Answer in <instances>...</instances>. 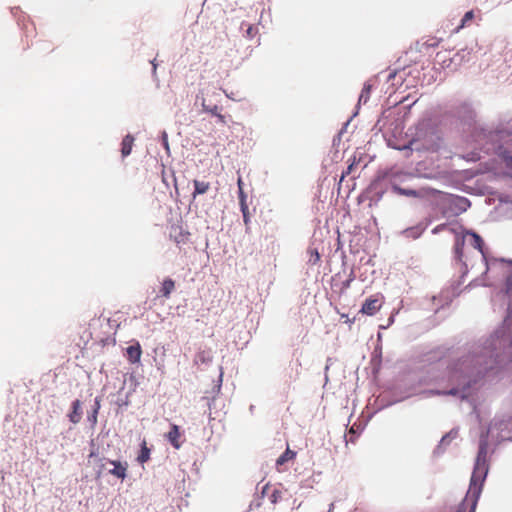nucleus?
<instances>
[{
    "label": "nucleus",
    "mask_w": 512,
    "mask_h": 512,
    "mask_svg": "<svg viewBox=\"0 0 512 512\" xmlns=\"http://www.w3.org/2000/svg\"><path fill=\"white\" fill-rule=\"evenodd\" d=\"M428 149H431V150H437V147L431 146V147H429Z\"/></svg>",
    "instance_id": "obj_36"
},
{
    "label": "nucleus",
    "mask_w": 512,
    "mask_h": 512,
    "mask_svg": "<svg viewBox=\"0 0 512 512\" xmlns=\"http://www.w3.org/2000/svg\"><path fill=\"white\" fill-rule=\"evenodd\" d=\"M473 362L479 365L482 364V357H477L475 360L469 358L461 360L459 363L456 364L454 368H452L451 377L457 378L456 373L459 371L461 373L460 377L470 378L473 375V372L470 371Z\"/></svg>",
    "instance_id": "obj_3"
},
{
    "label": "nucleus",
    "mask_w": 512,
    "mask_h": 512,
    "mask_svg": "<svg viewBox=\"0 0 512 512\" xmlns=\"http://www.w3.org/2000/svg\"><path fill=\"white\" fill-rule=\"evenodd\" d=\"M415 144H416V142H415V141H411V142H410V145H411V146H413V145H415Z\"/></svg>",
    "instance_id": "obj_38"
},
{
    "label": "nucleus",
    "mask_w": 512,
    "mask_h": 512,
    "mask_svg": "<svg viewBox=\"0 0 512 512\" xmlns=\"http://www.w3.org/2000/svg\"><path fill=\"white\" fill-rule=\"evenodd\" d=\"M441 52L437 53L436 58H440Z\"/></svg>",
    "instance_id": "obj_37"
},
{
    "label": "nucleus",
    "mask_w": 512,
    "mask_h": 512,
    "mask_svg": "<svg viewBox=\"0 0 512 512\" xmlns=\"http://www.w3.org/2000/svg\"><path fill=\"white\" fill-rule=\"evenodd\" d=\"M151 63L153 65V71L155 72L156 71V64L154 63V61H152Z\"/></svg>",
    "instance_id": "obj_35"
},
{
    "label": "nucleus",
    "mask_w": 512,
    "mask_h": 512,
    "mask_svg": "<svg viewBox=\"0 0 512 512\" xmlns=\"http://www.w3.org/2000/svg\"><path fill=\"white\" fill-rule=\"evenodd\" d=\"M246 33L249 37H254L257 33V28L254 26H249L246 30Z\"/></svg>",
    "instance_id": "obj_23"
},
{
    "label": "nucleus",
    "mask_w": 512,
    "mask_h": 512,
    "mask_svg": "<svg viewBox=\"0 0 512 512\" xmlns=\"http://www.w3.org/2000/svg\"><path fill=\"white\" fill-rule=\"evenodd\" d=\"M474 18V12L471 10V11H468L465 13V15L463 16L462 20H461V24L456 28V31L458 32L460 29L464 28L465 26L468 25V23Z\"/></svg>",
    "instance_id": "obj_18"
},
{
    "label": "nucleus",
    "mask_w": 512,
    "mask_h": 512,
    "mask_svg": "<svg viewBox=\"0 0 512 512\" xmlns=\"http://www.w3.org/2000/svg\"><path fill=\"white\" fill-rule=\"evenodd\" d=\"M464 244H465V236L458 237L456 239L455 246H454V256H455V259L458 262H461V263H464V259H463V257H464V255H463Z\"/></svg>",
    "instance_id": "obj_11"
},
{
    "label": "nucleus",
    "mask_w": 512,
    "mask_h": 512,
    "mask_svg": "<svg viewBox=\"0 0 512 512\" xmlns=\"http://www.w3.org/2000/svg\"><path fill=\"white\" fill-rule=\"evenodd\" d=\"M243 214V221L245 225H248L250 218H249V211L242 212Z\"/></svg>",
    "instance_id": "obj_26"
},
{
    "label": "nucleus",
    "mask_w": 512,
    "mask_h": 512,
    "mask_svg": "<svg viewBox=\"0 0 512 512\" xmlns=\"http://www.w3.org/2000/svg\"><path fill=\"white\" fill-rule=\"evenodd\" d=\"M69 420L73 424H77L80 422L82 418V410H81V402L80 400L76 399L72 403V411L68 414Z\"/></svg>",
    "instance_id": "obj_8"
},
{
    "label": "nucleus",
    "mask_w": 512,
    "mask_h": 512,
    "mask_svg": "<svg viewBox=\"0 0 512 512\" xmlns=\"http://www.w3.org/2000/svg\"><path fill=\"white\" fill-rule=\"evenodd\" d=\"M107 462L111 465H113V468L108 470V473L110 475H113L114 477L124 480L127 477V471H128V463L126 461L121 462L117 460H107Z\"/></svg>",
    "instance_id": "obj_5"
},
{
    "label": "nucleus",
    "mask_w": 512,
    "mask_h": 512,
    "mask_svg": "<svg viewBox=\"0 0 512 512\" xmlns=\"http://www.w3.org/2000/svg\"><path fill=\"white\" fill-rule=\"evenodd\" d=\"M194 192H193V198H196L197 195L205 194L210 189V184L208 182L194 180Z\"/></svg>",
    "instance_id": "obj_13"
},
{
    "label": "nucleus",
    "mask_w": 512,
    "mask_h": 512,
    "mask_svg": "<svg viewBox=\"0 0 512 512\" xmlns=\"http://www.w3.org/2000/svg\"><path fill=\"white\" fill-rule=\"evenodd\" d=\"M175 289V281L171 278H165L160 288L161 296L164 298H170L171 293Z\"/></svg>",
    "instance_id": "obj_10"
},
{
    "label": "nucleus",
    "mask_w": 512,
    "mask_h": 512,
    "mask_svg": "<svg viewBox=\"0 0 512 512\" xmlns=\"http://www.w3.org/2000/svg\"><path fill=\"white\" fill-rule=\"evenodd\" d=\"M456 393H457V389H451L448 392H446L445 394L455 395Z\"/></svg>",
    "instance_id": "obj_34"
},
{
    "label": "nucleus",
    "mask_w": 512,
    "mask_h": 512,
    "mask_svg": "<svg viewBox=\"0 0 512 512\" xmlns=\"http://www.w3.org/2000/svg\"><path fill=\"white\" fill-rule=\"evenodd\" d=\"M127 358L131 363H138L142 355V349L140 344L137 342L135 345H131L126 349Z\"/></svg>",
    "instance_id": "obj_7"
},
{
    "label": "nucleus",
    "mask_w": 512,
    "mask_h": 512,
    "mask_svg": "<svg viewBox=\"0 0 512 512\" xmlns=\"http://www.w3.org/2000/svg\"><path fill=\"white\" fill-rule=\"evenodd\" d=\"M238 194H239V201L246 200L247 196H246V194L244 193V189H240V190L238 191Z\"/></svg>",
    "instance_id": "obj_27"
},
{
    "label": "nucleus",
    "mask_w": 512,
    "mask_h": 512,
    "mask_svg": "<svg viewBox=\"0 0 512 512\" xmlns=\"http://www.w3.org/2000/svg\"><path fill=\"white\" fill-rule=\"evenodd\" d=\"M207 111H209L211 114H213V115H215V116H216V114H219V113H218V107H217V106H214V107H213V108H211V109H207Z\"/></svg>",
    "instance_id": "obj_29"
},
{
    "label": "nucleus",
    "mask_w": 512,
    "mask_h": 512,
    "mask_svg": "<svg viewBox=\"0 0 512 512\" xmlns=\"http://www.w3.org/2000/svg\"><path fill=\"white\" fill-rule=\"evenodd\" d=\"M99 408H100V403H99V400L96 399V401H95V408H94L93 414L89 417V420L93 424H95L97 422V414H98Z\"/></svg>",
    "instance_id": "obj_21"
},
{
    "label": "nucleus",
    "mask_w": 512,
    "mask_h": 512,
    "mask_svg": "<svg viewBox=\"0 0 512 512\" xmlns=\"http://www.w3.org/2000/svg\"><path fill=\"white\" fill-rule=\"evenodd\" d=\"M382 303V297L371 296L365 300L360 312L368 316H373L380 310Z\"/></svg>",
    "instance_id": "obj_4"
},
{
    "label": "nucleus",
    "mask_w": 512,
    "mask_h": 512,
    "mask_svg": "<svg viewBox=\"0 0 512 512\" xmlns=\"http://www.w3.org/2000/svg\"><path fill=\"white\" fill-rule=\"evenodd\" d=\"M502 158L508 168L512 169V156L508 152L502 154Z\"/></svg>",
    "instance_id": "obj_22"
},
{
    "label": "nucleus",
    "mask_w": 512,
    "mask_h": 512,
    "mask_svg": "<svg viewBox=\"0 0 512 512\" xmlns=\"http://www.w3.org/2000/svg\"><path fill=\"white\" fill-rule=\"evenodd\" d=\"M465 237L468 236L470 237V244L475 248L477 249L482 255H484V252H483V245H484V242H483V239L481 238L480 235H478L477 233L475 232H466V234L464 235ZM485 258V256H483Z\"/></svg>",
    "instance_id": "obj_9"
},
{
    "label": "nucleus",
    "mask_w": 512,
    "mask_h": 512,
    "mask_svg": "<svg viewBox=\"0 0 512 512\" xmlns=\"http://www.w3.org/2000/svg\"><path fill=\"white\" fill-rule=\"evenodd\" d=\"M295 457H296V452L287 448L286 451L282 455H280L279 458L277 459L276 465L277 466L283 465L284 463H286L290 460H293Z\"/></svg>",
    "instance_id": "obj_16"
},
{
    "label": "nucleus",
    "mask_w": 512,
    "mask_h": 512,
    "mask_svg": "<svg viewBox=\"0 0 512 512\" xmlns=\"http://www.w3.org/2000/svg\"><path fill=\"white\" fill-rule=\"evenodd\" d=\"M488 445L486 440H482L479 445L474 470L470 479L469 489L464 502L470 503L471 512L475 511L478 499L481 495L483 483L488 473Z\"/></svg>",
    "instance_id": "obj_1"
},
{
    "label": "nucleus",
    "mask_w": 512,
    "mask_h": 512,
    "mask_svg": "<svg viewBox=\"0 0 512 512\" xmlns=\"http://www.w3.org/2000/svg\"><path fill=\"white\" fill-rule=\"evenodd\" d=\"M241 212L249 211L246 200L239 201Z\"/></svg>",
    "instance_id": "obj_25"
},
{
    "label": "nucleus",
    "mask_w": 512,
    "mask_h": 512,
    "mask_svg": "<svg viewBox=\"0 0 512 512\" xmlns=\"http://www.w3.org/2000/svg\"><path fill=\"white\" fill-rule=\"evenodd\" d=\"M360 426L358 427H355V425L351 426V428L349 429V432H348V435H346V441L347 442H352L354 443L355 442V439H356V435L358 434V430H359Z\"/></svg>",
    "instance_id": "obj_19"
},
{
    "label": "nucleus",
    "mask_w": 512,
    "mask_h": 512,
    "mask_svg": "<svg viewBox=\"0 0 512 512\" xmlns=\"http://www.w3.org/2000/svg\"><path fill=\"white\" fill-rule=\"evenodd\" d=\"M181 436L179 426L172 424L170 431L167 433L166 437L171 445L175 449H179L181 447V442L179 441Z\"/></svg>",
    "instance_id": "obj_6"
},
{
    "label": "nucleus",
    "mask_w": 512,
    "mask_h": 512,
    "mask_svg": "<svg viewBox=\"0 0 512 512\" xmlns=\"http://www.w3.org/2000/svg\"><path fill=\"white\" fill-rule=\"evenodd\" d=\"M371 89H372L371 84H369V83L364 84V87L359 96V100H358L359 103H364V104L367 103V101L369 100V97H370Z\"/></svg>",
    "instance_id": "obj_17"
},
{
    "label": "nucleus",
    "mask_w": 512,
    "mask_h": 512,
    "mask_svg": "<svg viewBox=\"0 0 512 512\" xmlns=\"http://www.w3.org/2000/svg\"><path fill=\"white\" fill-rule=\"evenodd\" d=\"M392 189L395 193L407 197H419L420 193L414 189L401 188L400 186L393 184Z\"/></svg>",
    "instance_id": "obj_14"
},
{
    "label": "nucleus",
    "mask_w": 512,
    "mask_h": 512,
    "mask_svg": "<svg viewBox=\"0 0 512 512\" xmlns=\"http://www.w3.org/2000/svg\"><path fill=\"white\" fill-rule=\"evenodd\" d=\"M187 235L188 234H184V233L181 232L179 237H175L176 243H178V244L181 243V242L184 243L187 240Z\"/></svg>",
    "instance_id": "obj_24"
},
{
    "label": "nucleus",
    "mask_w": 512,
    "mask_h": 512,
    "mask_svg": "<svg viewBox=\"0 0 512 512\" xmlns=\"http://www.w3.org/2000/svg\"><path fill=\"white\" fill-rule=\"evenodd\" d=\"M198 358L202 361V362H205L206 360H210L209 358L206 359L205 356H204V352L202 353H199L198 354Z\"/></svg>",
    "instance_id": "obj_33"
},
{
    "label": "nucleus",
    "mask_w": 512,
    "mask_h": 512,
    "mask_svg": "<svg viewBox=\"0 0 512 512\" xmlns=\"http://www.w3.org/2000/svg\"><path fill=\"white\" fill-rule=\"evenodd\" d=\"M133 144H134V137L131 136L130 134L126 135L123 140H122V143H121V154L123 157H127L128 155H130L131 151H132V147H133Z\"/></svg>",
    "instance_id": "obj_12"
},
{
    "label": "nucleus",
    "mask_w": 512,
    "mask_h": 512,
    "mask_svg": "<svg viewBox=\"0 0 512 512\" xmlns=\"http://www.w3.org/2000/svg\"><path fill=\"white\" fill-rule=\"evenodd\" d=\"M216 117L218 118V121L222 124H226L225 116L222 114H216Z\"/></svg>",
    "instance_id": "obj_28"
},
{
    "label": "nucleus",
    "mask_w": 512,
    "mask_h": 512,
    "mask_svg": "<svg viewBox=\"0 0 512 512\" xmlns=\"http://www.w3.org/2000/svg\"><path fill=\"white\" fill-rule=\"evenodd\" d=\"M150 459V449L147 447V443L143 440L141 444V450L137 457V461L141 464L147 462Z\"/></svg>",
    "instance_id": "obj_15"
},
{
    "label": "nucleus",
    "mask_w": 512,
    "mask_h": 512,
    "mask_svg": "<svg viewBox=\"0 0 512 512\" xmlns=\"http://www.w3.org/2000/svg\"><path fill=\"white\" fill-rule=\"evenodd\" d=\"M440 41H441L440 39L432 37V38L428 39L423 45L427 48H435V47H438V45L440 44Z\"/></svg>",
    "instance_id": "obj_20"
},
{
    "label": "nucleus",
    "mask_w": 512,
    "mask_h": 512,
    "mask_svg": "<svg viewBox=\"0 0 512 512\" xmlns=\"http://www.w3.org/2000/svg\"><path fill=\"white\" fill-rule=\"evenodd\" d=\"M445 227H446V225H445V224L438 225V226L433 230V232H434V233H436V232H438V231H441V230H443Z\"/></svg>",
    "instance_id": "obj_31"
},
{
    "label": "nucleus",
    "mask_w": 512,
    "mask_h": 512,
    "mask_svg": "<svg viewBox=\"0 0 512 512\" xmlns=\"http://www.w3.org/2000/svg\"><path fill=\"white\" fill-rule=\"evenodd\" d=\"M237 184H238V190L243 189V181H242L241 177L238 178Z\"/></svg>",
    "instance_id": "obj_32"
},
{
    "label": "nucleus",
    "mask_w": 512,
    "mask_h": 512,
    "mask_svg": "<svg viewBox=\"0 0 512 512\" xmlns=\"http://www.w3.org/2000/svg\"><path fill=\"white\" fill-rule=\"evenodd\" d=\"M353 165H354V164L352 163V164H350V165L348 166L347 171H346L345 173H343L342 178H343L345 175H349V174L351 173V171H352V169H353Z\"/></svg>",
    "instance_id": "obj_30"
},
{
    "label": "nucleus",
    "mask_w": 512,
    "mask_h": 512,
    "mask_svg": "<svg viewBox=\"0 0 512 512\" xmlns=\"http://www.w3.org/2000/svg\"><path fill=\"white\" fill-rule=\"evenodd\" d=\"M489 272L499 273L505 277V293L512 297V261L493 260L487 263L486 274Z\"/></svg>",
    "instance_id": "obj_2"
}]
</instances>
